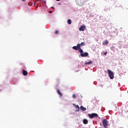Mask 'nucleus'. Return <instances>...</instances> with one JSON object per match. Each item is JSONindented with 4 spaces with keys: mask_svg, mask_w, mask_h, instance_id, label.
Here are the masks:
<instances>
[{
    "mask_svg": "<svg viewBox=\"0 0 128 128\" xmlns=\"http://www.w3.org/2000/svg\"><path fill=\"white\" fill-rule=\"evenodd\" d=\"M108 76L110 77V80H114V72H112V71L108 70Z\"/></svg>",
    "mask_w": 128,
    "mask_h": 128,
    "instance_id": "nucleus-1",
    "label": "nucleus"
},
{
    "mask_svg": "<svg viewBox=\"0 0 128 128\" xmlns=\"http://www.w3.org/2000/svg\"><path fill=\"white\" fill-rule=\"evenodd\" d=\"M72 48L76 50H78L79 52H80V44H78L76 46H73Z\"/></svg>",
    "mask_w": 128,
    "mask_h": 128,
    "instance_id": "nucleus-2",
    "label": "nucleus"
},
{
    "mask_svg": "<svg viewBox=\"0 0 128 128\" xmlns=\"http://www.w3.org/2000/svg\"><path fill=\"white\" fill-rule=\"evenodd\" d=\"M88 116L90 118H98V115L96 113L88 114Z\"/></svg>",
    "mask_w": 128,
    "mask_h": 128,
    "instance_id": "nucleus-3",
    "label": "nucleus"
},
{
    "mask_svg": "<svg viewBox=\"0 0 128 128\" xmlns=\"http://www.w3.org/2000/svg\"><path fill=\"white\" fill-rule=\"evenodd\" d=\"M80 56H82V58L88 56V53L86 52L85 53H84V51L80 49Z\"/></svg>",
    "mask_w": 128,
    "mask_h": 128,
    "instance_id": "nucleus-4",
    "label": "nucleus"
},
{
    "mask_svg": "<svg viewBox=\"0 0 128 128\" xmlns=\"http://www.w3.org/2000/svg\"><path fill=\"white\" fill-rule=\"evenodd\" d=\"M103 126L104 128H108V121L106 119H104L102 121Z\"/></svg>",
    "mask_w": 128,
    "mask_h": 128,
    "instance_id": "nucleus-5",
    "label": "nucleus"
},
{
    "mask_svg": "<svg viewBox=\"0 0 128 128\" xmlns=\"http://www.w3.org/2000/svg\"><path fill=\"white\" fill-rule=\"evenodd\" d=\"M73 106L76 108V112H80V106H78V105H76V104H73Z\"/></svg>",
    "mask_w": 128,
    "mask_h": 128,
    "instance_id": "nucleus-6",
    "label": "nucleus"
},
{
    "mask_svg": "<svg viewBox=\"0 0 128 128\" xmlns=\"http://www.w3.org/2000/svg\"><path fill=\"white\" fill-rule=\"evenodd\" d=\"M86 30V26H80L81 31Z\"/></svg>",
    "mask_w": 128,
    "mask_h": 128,
    "instance_id": "nucleus-7",
    "label": "nucleus"
},
{
    "mask_svg": "<svg viewBox=\"0 0 128 128\" xmlns=\"http://www.w3.org/2000/svg\"><path fill=\"white\" fill-rule=\"evenodd\" d=\"M80 110H82V112H86V108L84 107L83 106H80Z\"/></svg>",
    "mask_w": 128,
    "mask_h": 128,
    "instance_id": "nucleus-8",
    "label": "nucleus"
},
{
    "mask_svg": "<svg viewBox=\"0 0 128 128\" xmlns=\"http://www.w3.org/2000/svg\"><path fill=\"white\" fill-rule=\"evenodd\" d=\"M22 74L24 76H28V72L24 70H22Z\"/></svg>",
    "mask_w": 128,
    "mask_h": 128,
    "instance_id": "nucleus-9",
    "label": "nucleus"
},
{
    "mask_svg": "<svg viewBox=\"0 0 128 128\" xmlns=\"http://www.w3.org/2000/svg\"><path fill=\"white\" fill-rule=\"evenodd\" d=\"M88 120L86 119H84L83 120V124H88Z\"/></svg>",
    "mask_w": 128,
    "mask_h": 128,
    "instance_id": "nucleus-10",
    "label": "nucleus"
},
{
    "mask_svg": "<svg viewBox=\"0 0 128 128\" xmlns=\"http://www.w3.org/2000/svg\"><path fill=\"white\" fill-rule=\"evenodd\" d=\"M57 93L58 94H60V96H62V92H60V90H58V89L57 90Z\"/></svg>",
    "mask_w": 128,
    "mask_h": 128,
    "instance_id": "nucleus-11",
    "label": "nucleus"
},
{
    "mask_svg": "<svg viewBox=\"0 0 128 128\" xmlns=\"http://www.w3.org/2000/svg\"><path fill=\"white\" fill-rule=\"evenodd\" d=\"M93 63H94V62L92 60H90L89 62H85V64L86 65V64H93Z\"/></svg>",
    "mask_w": 128,
    "mask_h": 128,
    "instance_id": "nucleus-12",
    "label": "nucleus"
},
{
    "mask_svg": "<svg viewBox=\"0 0 128 128\" xmlns=\"http://www.w3.org/2000/svg\"><path fill=\"white\" fill-rule=\"evenodd\" d=\"M102 44H104V46H106V44H108V40H106L105 42L102 43Z\"/></svg>",
    "mask_w": 128,
    "mask_h": 128,
    "instance_id": "nucleus-13",
    "label": "nucleus"
},
{
    "mask_svg": "<svg viewBox=\"0 0 128 128\" xmlns=\"http://www.w3.org/2000/svg\"><path fill=\"white\" fill-rule=\"evenodd\" d=\"M68 24H72V20H70V19H68Z\"/></svg>",
    "mask_w": 128,
    "mask_h": 128,
    "instance_id": "nucleus-14",
    "label": "nucleus"
},
{
    "mask_svg": "<svg viewBox=\"0 0 128 128\" xmlns=\"http://www.w3.org/2000/svg\"><path fill=\"white\" fill-rule=\"evenodd\" d=\"M54 34H58V30H55Z\"/></svg>",
    "mask_w": 128,
    "mask_h": 128,
    "instance_id": "nucleus-15",
    "label": "nucleus"
},
{
    "mask_svg": "<svg viewBox=\"0 0 128 128\" xmlns=\"http://www.w3.org/2000/svg\"><path fill=\"white\" fill-rule=\"evenodd\" d=\"M72 98H76V94H73L72 95Z\"/></svg>",
    "mask_w": 128,
    "mask_h": 128,
    "instance_id": "nucleus-16",
    "label": "nucleus"
},
{
    "mask_svg": "<svg viewBox=\"0 0 128 128\" xmlns=\"http://www.w3.org/2000/svg\"><path fill=\"white\" fill-rule=\"evenodd\" d=\"M84 44H85L84 42H82L80 44V46H84Z\"/></svg>",
    "mask_w": 128,
    "mask_h": 128,
    "instance_id": "nucleus-17",
    "label": "nucleus"
},
{
    "mask_svg": "<svg viewBox=\"0 0 128 128\" xmlns=\"http://www.w3.org/2000/svg\"><path fill=\"white\" fill-rule=\"evenodd\" d=\"M104 56H106V54H108V52H106L104 53Z\"/></svg>",
    "mask_w": 128,
    "mask_h": 128,
    "instance_id": "nucleus-18",
    "label": "nucleus"
},
{
    "mask_svg": "<svg viewBox=\"0 0 128 128\" xmlns=\"http://www.w3.org/2000/svg\"><path fill=\"white\" fill-rule=\"evenodd\" d=\"M50 14H52V10L50 11Z\"/></svg>",
    "mask_w": 128,
    "mask_h": 128,
    "instance_id": "nucleus-19",
    "label": "nucleus"
},
{
    "mask_svg": "<svg viewBox=\"0 0 128 128\" xmlns=\"http://www.w3.org/2000/svg\"><path fill=\"white\" fill-rule=\"evenodd\" d=\"M22 2H26V0H22Z\"/></svg>",
    "mask_w": 128,
    "mask_h": 128,
    "instance_id": "nucleus-20",
    "label": "nucleus"
},
{
    "mask_svg": "<svg viewBox=\"0 0 128 128\" xmlns=\"http://www.w3.org/2000/svg\"><path fill=\"white\" fill-rule=\"evenodd\" d=\"M78 0H76V1L78 2Z\"/></svg>",
    "mask_w": 128,
    "mask_h": 128,
    "instance_id": "nucleus-21",
    "label": "nucleus"
},
{
    "mask_svg": "<svg viewBox=\"0 0 128 128\" xmlns=\"http://www.w3.org/2000/svg\"><path fill=\"white\" fill-rule=\"evenodd\" d=\"M57 2H60V0H56Z\"/></svg>",
    "mask_w": 128,
    "mask_h": 128,
    "instance_id": "nucleus-22",
    "label": "nucleus"
},
{
    "mask_svg": "<svg viewBox=\"0 0 128 128\" xmlns=\"http://www.w3.org/2000/svg\"><path fill=\"white\" fill-rule=\"evenodd\" d=\"M79 30H80V28H79Z\"/></svg>",
    "mask_w": 128,
    "mask_h": 128,
    "instance_id": "nucleus-23",
    "label": "nucleus"
},
{
    "mask_svg": "<svg viewBox=\"0 0 128 128\" xmlns=\"http://www.w3.org/2000/svg\"><path fill=\"white\" fill-rule=\"evenodd\" d=\"M127 112H128V110L127 111Z\"/></svg>",
    "mask_w": 128,
    "mask_h": 128,
    "instance_id": "nucleus-24",
    "label": "nucleus"
}]
</instances>
